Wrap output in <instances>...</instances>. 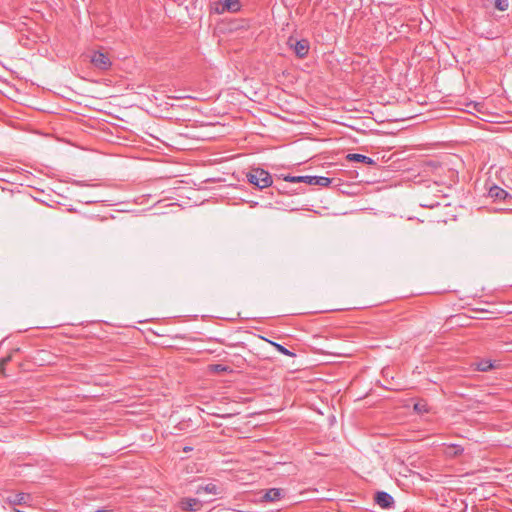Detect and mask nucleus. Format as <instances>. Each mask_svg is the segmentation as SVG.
Here are the masks:
<instances>
[{"mask_svg": "<svg viewBox=\"0 0 512 512\" xmlns=\"http://www.w3.org/2000/svg\"><path fill=\"white\" fill-rule=\"evenodd\" d=\"M202 492L213 495L219 494L218 487L213 483H209L204 486H199L198 489L196 490V494H201Z\"/></svg>", "mask_w": 512, "mask_h": 512, "instance_id": "nucleus-11", "label": "nucleus"}, {"mask_svg": "<svg viewBox=\"0 0 512 512\" xmlns=\"http://www.w3.org/2000/svg\"><path fill=\"white\" fill-rule=\"evenodd\" d=\"M174 98H175V99H183V98H184V96H175Z\"/></svg>", "mask_w": 512, "mask_h": 512, "instance_id": "nucleus-17", "label": "nucleus"}, {"mask_svg": "<svg viewBox=\"0 0 512 512\" xmlns=\"http://www.w3.org/2000/svg\"><path fill=\"white\" fill-rule=\"evenodd\" d=\"M494 5L499 11H506L509 7V0H495Z\"/></svg>", "mask_w": 512, "mask_h": 512, "instance_id": "nucleus-15", "label": "nucleus"}, {"mask_svg": "<svg viewBox=\"0 0 512 512\" xmlns=\"http://www.w3.org/2000/svg\"><path fill=\"white\" fill-rule=\"evenodd\" d=\"M91 63L94 65V67L100 70H107L112 64L109 57L100 51H96L92 54Z\"/></svg>", "mask_w": 512, "mask_h": 512, "instance_id": "nucleus-5", "label": "nucleus"}, {"mask_svg": "<svg viewBox=\"0 0 512 512\" xmlns=\"http://www.w3.org/2000/svg\"><path fill=\"white\" fill-rule=\"evenodd\" d=\"M272 346L275 347V349L280 352L281 354L283 355H286V356H289V357H295L296 354L290 350H288L287 348H285L283 345L277 343V342H274V341H270V340H267Z\"/></svg>", "mask_w": 512, "mask_h": 512, "instance_id": "nucleus-12", "label": "nucleus"}, {"mask_svg": "<svg viewBox=\"0 0 512 512\" xmlns=\"http://www.w3.org/2000/svg\"><path fill=\"white\" fill-rule=\"evenodd\" d=\"M209 370L215 373L231 372V369L228 366L222 364H212L209 366Z\"/></svg>", "mask_w": 512, "mask_h": 512, "instance_id": "nucleus-13", "label": "nucleus"}, {"mask_svg": "<svg viewBox=\"0 0 512 512\" xmlns=\"http://www.w3.org/2000/svg\"><path fill=\"white\" fill-rule=\"evenodd\" d=\"M287 491L283 488H269L261 491V502L274 503L284 499Z\"/></svg>", "mask_w": 512, "mask_h": 512, "instance_id": "nucleus-3", "label": "nucleus"}, {"mask_svg": "<svg viewBox=\"0 0 512 512\" xmlns=\"http://www.w3.org/2000/svg\"><path fill=\"white\" fill-rule=\"evenodd\" d=\"M284 181L287 182H293V183H299L303 182L309 185H318L322 187H327L331 184L332 179L325 177V176H291L287 175L283 178Z\"/></svg>", "mask_w": 512, "mask_h": 512, "instance_id": "nucleus-2", "label": "nucleus"}, {"mask_svg": "<svg viewBox=\"0 0 512 512\" xmlns=\"http://www.w3.org/2000/svg\"><path fill=\"white\" fill-rule=\"evenodd\" d=\"M95 512H108V511H106V510H97Z\"/></svg>", "mask_w": 512, "mask_h": 512, "instance_id": "nucleus-19", "label": "nucleus"}, {"mask_svg": "<svg viewBox=\"0 0 512 512\" xmlns=\"http://www.w3.org/2000/svg\"><path fill=\"white\" fill-rule=\"evenodd\" d=\"M489 196L494 199L505 200L509 196V193L498 186H492L489 189Z\"/></svg>", "mask_w": 512, "mask_h": 512, "instance_id": "nucleus-10", "label": "nucleus"}, {"mask_svg": "<svg viewBox=\"0 0 512 512\" xmlns=\"http://www.w3.org/2000/svg\"><path fill=\"white\" fill-rule=\"evenodd\" d=\"M190 449H191V448H189V447H185V448H184V451H189Z\"/></svg>", "mask_w": 512, "mask_h": 512, "instance_id": "nucleus-18", "label": "nucleus"}, {"mask_svg": "<svg viewBox=\"0 0 512 512\" xmlns=\"http://www.w3.org/2000/svg\"><path fill=\"white\" fill-rule=\"evenodd\" d=\"M293 49H294L295 54L299 58H304L307 56L309 49H310L309 41L306 39L298 40L293 45Z\"/></svg>", "mask_w": 512, "mask_h": 512, "instance_id": "nucleus-8", "label": "nucleus"}, {"mask_svg": "<svg viewBox=\"0 0 512 512\" xmlns=\"http://www.w3.org/2000/svg\"><path fill=\"white\" fill-rule=\"evenodd\" d=\"M493 368V364L489 360L481 361L477 365V370L481 372H487Z\"/></svg>", "mask_w": 512, "mask_h": 512, "instance_id": "nucleus-14", "label": "nucleus"}, {"mask_svg": "<svg viewBox=\"0 0 512 512\" xmlns=\"http://www.w3.org/2000/svg\"><path fill=\"white\" fill-rule=\"evenodd\" d=\"M241 8L239 0H220L215 6V12L222 14L224 12H238Z\"/></svg>", "mask_w": 512, "mask_h": 512, "instance_id": "nucleus-4", "label": "nucleus"}, {"mask_svg": "<svg viewBox=\"0 0 512 512\" xmlns=\"http://www.w3.org/2000/svg\"><path fill=\"white\" fill-rule=\"evenodd\" d=\"M346 159L348 161L361 162V163H365L367 165L375 164V161L372 158H370L366 155H363V154H358V153H350L346 156Z\"/></svg>", "mask_w": 512, "mask_h": 512, "instance_id": "nucleus-9", "label": "nucleus"}, {"mask_svg": "<svg viewBox=\"0 0 512 512\" xmlns=\"http://www.w3.org/2000/svg\"><path fill=\"white\" fill-rule=\"evenodd\" d=\"M246 179L259 189L268 188L273 184L271 174L262 168H251L246 174Z\"/></svg>", "mask_w": 512, "mask_h": 512, "instance_id": "nucleus-1", "label": "nucleus"}, {"mask_svg": "<svg viewBox=\"0 0 512 512\" xmlns=\"http://www.w3.org/2000/svg\"><path fill=\"white\" fill-rule=\"evenodd\" d=\"M375 502L381 507V508H390L394 504L393 497L384 491L377 492L375 495Z\"/></svg>", "mask_w": 512, "mask_h": 512, "instance_id": "nucleus-7", "label": "nucleus"}, {"mask_svg": "<svg viewBox=\"0 0 512 512\" xmlns=\"http://www.w3.org/2000/svg\"><path fill=\"white\" fill-rule=\"evenodd\" d=\"M28 497L29 496L27 494H25V493H18V494L15 495L13 503L17 504V505L26 503V500H27Z\"/></svg>", "mask_w": 512, "mask_h": 512, "instance_id": "nucleus-16", "label": "nucleus"}, {"mask_svg": "<svg viewBox=\"0 0 512 512\" xmlns=\"http://www.w3.org/2000/svg\"><path fill=\"white\" fill-rule=\"evenodd\" d=\"M179 507L185 511H198L202 507V503L197 498H183L179 502Z\"/></svg>", "mask_w": 512, "mask_h": 512, "instance_id": "nucleus-6", "label": "nucleus"}]
</instances>
